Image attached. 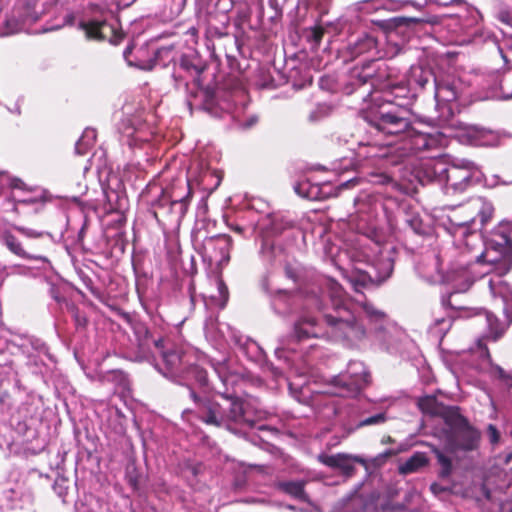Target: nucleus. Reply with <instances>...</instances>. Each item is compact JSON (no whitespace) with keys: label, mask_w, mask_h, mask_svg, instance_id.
<instances>
[{"label":"nucleus","mask_w":512,"mask_h":512,"mask_svg":"<svg viewBox=\"0 0 512 512\" xmlns=\"http://www.w3.org/2000/svg\"><path fill=\"white\" fill-rule=\"evenodd\" d=\"M260 285L271 297L274 311L280 315L294 313L296 306L301 304L291 342L326 337L355 345L368 339L388 353L398 351L404 336L400 327L372 302L353 303L341 285L330 277L321 279L320 294L314 288L295 295L287 290L274 289L269 274L262 278Z\"/></svg>","instance_id":"1"},{"label":"nucleus","mask_w":512,"mask_h":512,"mask_svg":"<svg viewBox=\"0 0 512 512\" xmlns=\"http://www.w3.org/2000/svg\"><path fill=\"white\" fill-rule=\"evenodd\" d=\"M512 224L501 222L493 229L485 240V250L481 251L476 243L480 237L476 233L468 232L460 225L459 232L463 239H459L444 254L448 261V270L444 274L439 268V258L430 256L427 262L416 266L418 275L430 284L447 283L452 291L447 297H442L444 308L454 306L452 298L455 294L466 292L477 278L489 273L499 276L507 274L512 268Z\"/></svg>","instance_id":"2"},{"label":"nucleus","mask_w":512,"mask_h":512,"mask_svg":"<svg viewBox=\"0 0 512 512\" xmlns=\"http://www.w3.org/2000/svg\"><path fill=\"white\" fill-rule=\"evenodd\" d=\"M217 381L209 377L206 369L190 364L183 377L173 382L186 385L195 404L197 417L207 425L231 429L232 425L254 427L260 412L254 411L251 403L235 397L229 387L236 375L230 373L226 359L208 360Z\"/></svg>","instance_id":"3"},{"label":"nucleus","mask_w":512,"mask_h":512,"mask_svg":"<svg viewBox=\"0 0 512 512\" xmlns=\"http://www.w3.org/2000/svg\"><path fill=\"white\" fill-rule=\"evenodd\" d=\"M403 44L397 32L387 34H362L351 39L342 51L345 62L362 57V61L351 68L342 83V92L355 94L358 100L365 102L372 94L373 87L392 77L396 68L390 67L384 59L397 56Z\"/></svg>","instance_id":"4"},{"label":"nucleus","mask_w":512,"mask_h":512,"mask_svg":"<svg viewBox=\"0 0 512 512\" xmlns=\"http://www.w3.org/2000/svg\"><path fill=\"white\" fill-rule=\"evenodd\" d=\"M204 69V61L193 50L182 54L178 61L174 62V86L185 93L190 110L203 109L215 117H220L222 113L235 114L242 110L246 99L245 90L239 85L229 89L226 85L217 86L215 89L203 87L201 75Z\"/></svg>","instance_id":"5"},{"label":"nucleus","mask_w":512,"mask_h":512,"mask_svg":"<svg viewBox=\"0 0 512 512\" xmlns=\"http://www.w3.org/2000/svg\"><path fill=\"white\" fill-rule=\"evenodd\" d=\"M504 303L503 321L487 310L477 314L488 331L477 339L472 353L479 358L476 369L509 390L512 387V296Z\"/></svg>","instance_id":"6"},{"label":"nucleus","mask_w":512,"mask_h":512,"mask_svg":"<svg viewBox=\"0 0 512 512\" xmlns=\"http://www.w3.org/2000/svg\"><path fill=\"white\" fill-rule=\"evenodd\" d=\"M395 74L373 87L369 99L382 100L378 105L370 106L365 113V120L376 130L383 133H395L409 127L412 112L410 106L415 94L411 86L403 83H394Z\"/></svg>","instance_id":"7"},{"label":"nucleus","mask_w":512,"mask_h":512,"mask_svg":"<svg viewBox=\"0 0 512 512\" xmlns=\"http://www.w3.org/2000/svg\"><path fill=\"white\" fill-rule=\"evenodd\" d=\"M136 346L135 360L146 361L171 381L183 377L191 364L190 356L181 348L151 330L144 322L133 320L130 323Z\"/></svg>","instance_id":"8"},{"label":"nucleus","mask_w":512,"mask_h":512,"mask_svg":"<svg viewBox=\"0 0 512 512\" xmlns=\"http://www.w3.org/2000/svg\"><path fill=\"white\" fill-rule=\"evenodd\" d=\"M433 89L438 119L442 124H448L458 112L457 99L463 92L464 84L453 73L440 70L434 78Z\"/></svg>","instance_id":"9"},{"label":"nucleus","mask_w":512,"mask_h":512,"mask_svg":"<svg viewBox=\"0 0 512 512\" xmlns=\"http://www.w3.org/2000/svg\"><path fill=\"white\" fill-rule=\"evenodd\" d=\"M109 12L96 4H90L78 21V29L84 32L87 40H108L117 44L122 33L117 28V21H109Z\"/></svg>","instance_id":"10"},{"label":"nucleus","mask_w":512,"mask_h":512,"mask_svg":"<svg viewBox=\"0 0 512 512\" xmlns=\"http://www.w3.org/2000/svg\"><path fill=\"white\" fill-rule=\"evenodd\" d=\"M412 116L410 118L409 127L395 133H384L388 136H397L399 139L395 142L397 151V159L399 164L410 156L425 150H431L438 147L440 138L437 135L420 132L413 126Z\"/></svg>","instance_id":"11"},{"label":"nucleus","mask_w":512,"mask_h":512,"mask_svg":"<svg viewBox=\"0 0 512 512\" xmlns=\"http://www.w3.org/2000/svg\"><path fill=\"white\" fill-rule=\"evenodd\" d=\"M481 180L482 173L478 167L470 161L462 160L460 163L446 164L442 184L446 194L455 195L463 193Z\"/></svg>","instance_id":"12"},{"label":"nucleus","mask_w":512,"mask_h":512,"mask_svg":"<svg viewBox=\"0 0 512 512\" xmlns=\"http://www.w3.org/2000/svg\"><path fill=\"white\" fill-rule=\"evenodd\" d=\"M356 272L349 277V281L356 291L370 285H381L389 279L394 270V260L388 251H380L372 260L370 270L363 271L355 267Z\"/></svg>","instance_id":"13"},{"label":"nucleus","mask_w":512,"mask_h":512,"mask_svg":"<svg viewBox=\"0 0 512 512\" xmlns=\"http://www.w3.org/2000/svg\"><path fill=\"white\" fill-rule=\"evenodd\" d=\"M291 221L287 220L284 216L277 213L267 214L262 217L256 229L259 230L262 236L261 254L263 258L274 265L277 258L280 256L281 250L277 248L271 238L282 234L284 231L291 227Z\"/></svg>","instance_id":"14"},{"label":"nucleus","mask_w":512,"mask_h":512,"mask_svg":"<svg viewBox=\"0 0 512 512\" xmlns=\"http://www.w3.org/2000/svg\"><path fill=\"white\" fill-rule=\"evenodd\" d=\"M336 394L351 397L358 394L370 382V374L365 364L358 360L350 361L345 372L333 378Z\"/></svg>","instance_id":"15"},{"label":"nucleus","mask_w":512,"mask_h":512,"mask_svg":"<svg viewBox=\"0 0 512 512\" xmlns=\"http://www.w3.org/2000/svg\"><path fill=\"white\" fill-rule=\"evenodd\" d=\"M397 149L394 143L360 142L356 157L363 166L398 165Z\"/></svg>","instance_id":"16"},{"label":"nucleus","mask_w":512,"mask_h":512,"mask_svg":"<svg viewBox=\"0 0 512 512\" xmlns=\"http://www.w3.org/2000/svg\"><path fill=\"white\" fill-rule=\"evenodd\" d=\"M382 204L379 198L368 192L359 193L354 199V215L351 222H356L357 229L363 234L374 230V221L378 216Z\"/></svg>","instance_id":"17"},{"label":"nucleus","mask_w":512,"mask_h":512,"mask_svg":"<svg viewBox=\"0 0 512 512\" xmlns=\"http://www.w3.org/2000/svg\"><path fill=\"white\" fill-rule=\"evenodd\" d=\"M232 342L239 347V350L251 362L259 365L263 370L270 371L274 377L281 375V371L267 361L266 354L262 347L253 339L240 334L237 331H231Z\"/></svg>","instance_id":"18"},{"label":"nucleus","mask_w":512,"mask_h":512,"mask_svg":"<svg viewBox=\"0 0 512 512\" xmlns=\"http://www.w3.org/2000/svg\"><path fill=\"white\" fill-rule=\"evenodd\" d=\"M231 246L232 238L229 235L218 234L206 237L201 243L200 252L203 258L210 263L222 266L226 265L230 260Z\"/></svg>","instance_id":"19"},{"label":"nucleus","mask_w":512,"mask_h":512,"mask_svg":"<svg viewBox=\"0 0 512 512\" xmlns=\"http://www.w3.org/2000/svg\"><path fill=\"white\" fill-rule=\"evenodd\" d=\"M327 409L331 410L332 415L335 417V424L343 430L345 436L360 428V409L354 403L340 405L331 401L327 405Z\"/></svg>","instance_id":"20"},{"label":"nucleus","mask_w":512,"mask_h":512,"mask_svg":"<svg viewBox=\"0 0 512 512\" xmlns=\"http://www.w3.org/2000/svg\"><path fill=\"white\" fill-rule=\"evenodd\" d=\"M452 425L454 430L452 440L456 448L464 451H472L477 448L480 434L468 424L465 418L456 415Z\"/></svg>","instance_id":"21"},{"label":"nucleus","mask_w":512,"mask_h":512,"mask_svg":"<svg viewBox=\"0 0 512 512\" xmlns=\"http://www.w3.org/2000/svg\"><path fill=\"white\" fill-rule=\"evenodd\" d=\"M446 163L441 159H428L422 161L416 169V177L421 184L436 181L440 184L443 182Z\"/></svg>","instance_id":"22"},{"label":"nucleus","mask_w":512,"mask_h":512,"mask_svg":"<svg viewBox=\"0 0 512 512\" xmlns=\"http://www.w3.org/2000/svg\"><path fill=\"white\" fill-rule=\"evenodd\" d=\"M323 463L333 469H338L346 477H351L355 473V464L366 466V460L362 456L338 453L326 456Z\"/></svg>","instance_id":"23"},{"label":"nucleus","mask_w":512,"mask_h":512,"mask_svg":"<svg viewBox=\"0 0 512 512\" xmlns=\"http://www.w3.org/2000/svg\"><path fill=\"white\" fill-rule=\"evenodd\" d=\"M477 15H471L459 21V35L455 39L457 45L477 43L483 37L481 26L477 21Z\"/></svg>","instance_id":"24"},{"label":"nucleus","mask_w":512,"mask_h":512,"mask_svg":"<svg viewBox=\"0 0 512 512\" xmlns=\"http://www.w3.org/2000/svg\"><path fill=\"white\" fill-rule=\"evenodd\" d=\"M330 189V183H313L307 178L300 180L294 186L295 192L308 200H324L329 196Z\"/></svg>","instance_id":"25"},{"label":"nucleus","mask_w":512,"mask_h":512,"mask_svg":"<svg viewBox=\"0 0 512 512\" xmlns=\"http://www.w3.org/2000/svg\"><path fill=\"white\" fill-rule=\"evenodd\" d=\"M23 353L27 355L29 362L36 366L45 365V359H52L47 345L38 338H28L22 344Z\"/></svg>","instance_id":"26"},{"label":"nucleus","mask_w":512,"mask_h":512,"mask_svg":"<svg viewBox=\"0 0 512 512\" xmlns=\"http://www.w3.org/2000/svg\"><path fill=\"white\" fill-rule=\"evenodd\" d=\"M119 131L128 139V144L132 146L137 142L148 141L147 133L144 131V125L139 117H125L119 125Z\"/></svg>","instance_id":"27"},{"label":"nucleus","mask_w":512,"mask_h":512,"mask_svg":"<svg viewBox=\"0 0 512 512\" xmlns=\"http://www.w3.org/2000/svg\"><path fill=\"white\" fill-rule=\"evenodd\" d=\"M132 54V48L131 47H126V49L124 50L123 52V56L125 58V60L127 61V63L130 65V66H135L139 69H142V70H152L154 67H156L157 65L160 64V60L166 58V59H170V60H174V57H173V49L171 47H162V48H159L155 53H154V57L153 58H150L148 60H145V61H142V60H139L137 62H133L132 60H130V55Z\"/></svg>","instance_id":"28"},{"label":"nucleus","mask_w":512,"mask_h":512,"mask_svg":"<svg viewBox=\"0 0 512 512\" xmlns=\"http://www.w3.org/2000/svg\"><path fill=\"white\" fill-rule=\"evenodd\" d=\"M436 73L437 72L433 71L429 67H424L422 65H414L410 68L407 77L408 85L411 87H419L420 89H425L429 84L433 86Z\"/></svg>","instance_id":"29"},{"label":"nucleus","mask_w":512,"mask_h":512,"mask_svg":"<svg viewBox=\"0 0 512 512\" xmlns=\"http://www.w3.org/2000/svg\"><path fill=\"white\" fill-rule=\"evenodd\" d=\"M305 480H278L275 482L274 487L297 500L302 502H309V497L305 492Z\"/></svg>","instance_id":"30"},{"label":"nucleus","mask_w":512,"mask_h":512,"mask_svg":"<svg viewBox=\"0 0 512 512\" xmlns=\"http://www.w3.org/2000/svg\"><path fill=\"white\" fill-rule=\"evenodd\" d=\"M3 241L6 247L15 255L29 260H35L40 263V267L49 266V260L45 256L32 255L25 251L21 242L11 233L5 232L3 234Z\"/></svg>","instance_id":"31"},{"label":"nucleus","mask_w":512,"mask_h":512,"mask_svg":"<svg viewBox=\"0 0 512 512\" xmlns=\"http://www.w3.org/2000/svg\"><path fill=\"white\" fill-rule=\"evenodd\" d=\"M468 136L478 146H497L500 140L499 134L496 131L480 126L470 127Z\"/></svg>","instance_id":"32"},{"label":"nucleus","mask_w":512,"mask_h":512,"mask_svg":"<svg viewBox=\"0 0 512 512\" xmlns=\"http://www.w3.org/2000/svg\"><path fill=\"white\" fill-rule=\"evenodd\" d=\"M493 90H499L502 99L512 98V69H506L504 71H497L492 76Z\"/></svg>","instance_id":"33"},{"label":"nucleus","mask_w":512,"mask_h":512,"mask_svg":"<svg viewBox=\"0 0 512 512\" xmlns=\"http://www.w3.org/2000/svg\"><path fill=\"white\" fill-rule=\"evenodd\" d=\"M470 206L477 212L476 217H474L472 221L474 222L476 218H479V221L482 225L490 220L494 212L492 203L482 197L473 199L470 202Z\"/></svg>","instance_id":"34"},{"label":"nucleus","mask_w":512,"mask_h":512,"mask_svg":"<svg viewBox=\"0 0 512 512\" xmlns=\"http://www.w3.org/2000/svg\"><path fill=\"white\" fill-rule=\"evenodd\" d=\"M453 320L454 316L452 314L447 316H436L429 327L430 335L441 341L446 333L451 329Z\"/></svg>","instance_id":"35"},{"label":"nucleus","mask_w":512,"mask_h":512,"mask_svg":"<svg viewBox=\"0 0 512 512\" xmlns=\"http://www.w3.org/2000/svg\"><path fill=\"white\" fill-rule=\"evenodd\" d=\"M428 459L424 453L417 452L407 459L400 467L399 471L403 475L414 473L420 468L426 466Z\"/></svg>","instance_id":"36"},{"label":"nucleus","mask_w":512,"mask_h":512,"mask_svg":"<svg viewBox=\"0 0 512 512\" xmlns=\"http://www.w3.org/2000/svg\"><path fill=\"white\" fill-rule=\"evenodd\" d=\"M96 139V131L92 128H86L79 140L75 144V152L78 155H84L93 146Z\"/></svg>","instance_id":"37"},{"label":"nucleus","mask_w":512,"mask_h":512,"mask_svg":"<svg viewBox=\"0 0 512 512\" xmlns=\"http://www.w3.org/2000/svg\"><path fill=\"white\" fill-rule=\"evenodd\" d=\"M168 193L170 196V201L176 200V198H183V200H191L192 190L190 187L189 180H179L176 184L172 186L170 192Z\"/></svg>","instance_id":"38"},{"label":"nucleus","mask_w":512,"mask_h":512,"mask_svg":"<svg viewBox=\"0 0 512 512\" xmlns=\"http://www.w3.org/2000/svg\"><path fill=\"white\" fill-rule=\"evenodd\" d=\"M438 464L440 465L441 469L439 471V477L442 479H446L450 477L453 471V464L450 457L445 455L439 448L433 447L432 449Z\"/></svg>","instance_id":"39"},{"label":"nucleus","mask_w":512,"mask_h":512,"mask_svg":"<svg viewBox=\"0 0 512 512\" xmlns=\"http://www.w3.org/2000/svg\"><path fill=\"white\" fill-rule=\"evenodd\" d=\"M216 285L217 295H211L210 302L211 304L217 306L219 309H223L226 306L229 298L228 288L220 278L216 280Z\"/></svg>","instance_id":"40"},{"label":"nucleus","mask_w":512,"mask_h":512,"mask_svg":"<svg viewBox=\"0 0 512 512\" xmlns=\"http://www.w3.org/2000/svg\"><path fill=\"white\" fill-rule=\"evenodd\" d=\"M103 382H110L115 387H125L127 385L126 374L118 369L109 370L102 375Z\"/></svg>","instance_id":"41"},{"label":"nucleus","mask_w":512,"mask_h":512,"mask_svg":"<svg viewBox=\"0 0 512 512\" xmlns=\"http://www.w3.org/2000/svg\"><path fill=\"white\" fill-rule=\"evenodd\" d=\"M13 229L17 232H19L21 235L28 239H39L47 237L49 239H52V235L49 232L46 231H38L32 228H28L25 226L20 225H13Z\"/></svg>","instance_id":"42"},{"label":"nucleus","mask_w":512,"mask_h":512,"mask_svg":"<svg viewBox=\"0 0 512 512\" xmlns=\"http://www.w3.org/2000/svg\"><path fill=\"white\" fill-rule=\"evenodd\" d=\"M8 186L11 189L24 190L26 185L19 178H13L5 172H0V187Z\"/></svg>","instance_id":"43"},{"label":"nucleus","mask_w":512,"mask_h":512,"mask_svg":"<svg viewBox=\"0 0 512 512\" xmlns=\"http://www.w3.org/2000/svg\"><path fill=\"white\" fill-rule=\"evenodd\" d=\"M149 189H150V191L155 189V190H157V193H158L157 199L151 201V205L153 207L154 206H157V207H160V208H164L166 206L169 207V205H170V196H169V193L167 191H165L161 187H158L157 185L149 186Z\"/></svg>","instance_id":"44"},{"label":"nucleus","mask_w":512,"mask_h":512,"mask_svg":"<svg viewBox=\"0 0 512 512\" xmlns=\"http://www.w3.org/2000/svg\"><path fill=\"white\" fill-rule=\"evenodd\" d=\"M190 200H183V198H176L170 201L169 211L176 214L179 218L184 217L188 210Z\"/></svg>","instance_id":"45"},{"label":"nucleus","mask_w":512,"mask_h":512,"mask_svg":"<svg viewBox=\"0 0 512 512\" xmlns=\"http://www.w3.org/2000/svg\"><path fill=\"white\" fill-rule=\"evenodd\" d=\"M418 405L423 412L430 414L437 413V400L434 396H424L420 398Z\"/></svg>","instance_id":"46"},{"label":"nucleus","mask_w":512,"mask_h":512,"mask_svg":"<svg viewBox=\"0 0 512 512\" xmlns=\"http://www.w3.org/2000/svg\"><path fill=\"white\" fill-rule=\"evenodd\" d=\"M387 421V415L384 412L377 413L375 415H371L368 417H364L361 415L360 428L364 426H375L381 425Z\"/></svg>","instance_id":"47"},{"label":"nucleus","mask_w":512,"mask_h":512,"mask_svg":"<svg viewBox=\"0 0 512 512\" xmlns=\"http://www.w3.org/2000/svg\"><path fill=\"white\" fill-rule=\"evenodd\" d=\"M66 309L72 314L77 328H84L87 324L86 317L81 314L74 303H66Z\"/></svg>","instance_id":"48"},{"label":"nucleus","mask_w":512,"mask_h":512,"mask_svg":"<svg viewBox=\"0 0 512 512\" xmlns=\"http://www.w3.org/2000/svg\"><path fill=\"white\" fill-rule=\"evenodd\" d=\"M368 181L373 185H388L393 183V179L384 172L370 173Z\"/></svg>","instance_id":"49"},{"label":"nucleus","mask_w":512,"mask_h":512,"mask_svg":"<svg viewBox=\"0 0 512 512\" xmlns=\"http://www.w3.org/2000/svg\"><path fill=\"white\" fill-rule=\"evenodd\" d=\"M49 294L55 300V302H57L60 305L61 308L62 307L66 308V303H71L70 301H68L66 299V297L64 296V294L61 291V288L56 285L52 284L50 286Z\"/></svg>","instance_id":"50"},{"label":"nucleus","mask_w":512,"mask_h":512,"mask_svg":"<svg viewBox=\"0 0 512 512\" xmlns=\"http://www.w3.org/2000/svg\"><path fill=\"white\" fill-rule=\"evenodd\" d=\"M407 224L409 228L418 235H422L425 233V227L423 225L422 220L418 216H412L407 219Z\"/></svg>","instance_id":"51"},{"label":"nucleus","mask_w":512,"mask_h":512,"mask_svg":"<svg viewBox=\"0 0 512 512\" xmlns=\"http://www.w3.org/2000/svg\"><path fill=\"white\" fill-rule=\"evenodd\" d=\"M286 351L296 352V348L291 346L290 344L285 345L284 343L281 344L280 347H277L275 349V355L277 358H285L286 360H289V358L285 355Z\"/></svg>","instance_id":"52"},{"label":"nucleus","mask_w":512,"mask_h":512,"mask_svg":"<svg viewBox=\"0 0 512 512\" xmlns=\"http://www.w3.org/2000/svg\"><path fill=\"white\" fill-rule=\"evenodd\" d=\"M328 112V107L326 105H319L317 108L312 111L309 115V119L311 121L319 120L323 115Z\"/></svg>","instance_id":"53"},{"label":"nucleus","mask_w":512,"mask_h":512,"mask_svg":"<svg viewBox=\"0 0 512 512\" xmlns=\"http://www.w3.org/2000/svg\"><path fill=\"white\" fill-rule=\"evenodd\" d=\"M487 431H488V435L490 438V442L493 444L498 443L499 439H500V434H499L497 428L494 425L489 424Z\"/></svg>","instance_id":"54"},{"label":"nucleus","mask_w":512,"mask_h":512,"mask_svg":"<svg viewBox=\"0 0 512 512\" xmlns=\"http://www.w3.org/2000/svg\"><path fill=\"white\" fill-rule=\"evenodd\" d=\"M308 37L315 45H318L323 37V31L315 28L310 32Z\"/></svg>","instance_id":"55"},{"label":"nucleus","mask_w":512,"mask_h":512,"mask_svg":"<svg viewBox=\"0 0 512 512\" xmlns=\"http://www.w3.org/2000/svg\"><path fill=\"white\" fill-rule=\"evenodd\" d=\"M319 86L321 89H325V90H329V91L334 90L332 79L330 77H321L319 80Z\"/></svg>","instance_id":"56"},{"label":"nucleus","mask_w":512,"mask_h":512,"mask_svg":"<svg viewBox=\"0 0 512 512\" xmlns=\"http://www.w3.org/2000/svg\"><path fill=\"white\" fill-rule=\"evenodd\" d=\"M430 490L435 496H440L441 494L448 492L447 487L442 486L441 484L438 483H432L430 486Z\"/></svg>","instance_id":"57"},{"label":"nucleus","mask_w":512,"mask_h":512,"mask_svg":"<svg viewBox=\"0 0 512 512\" xmlns=\"http://www.w3.org/2000/svg\"><path fill=\"white\" fill-rule=\"evenodd\" d=\"M188 292H189L191 304L195 305V303L197 301V295L195 292V287H194L193 281H190V283H189Z\"/></svg>","instance_id":"58"},{"label":"nucleus","mask_w":512,"mask_h":512,"mask_svg":"<svg viewBox=\"0 0 512 512\" xmlns=\"http://www.w3.org/2000/svg\"><path fill=\"white\" fill-rule=\"evenodd\" d=\"M285 275L287 278L293 280V281H296L297 279V272L294 268H292L291 266H286L285 267Z\"/></svg>","instance_id":"59"},{"label":"nucleus","mask_w":512,"mask_h":512,"mask_svg":"<svg viewBox=\"0 0 512 512\" xmlns=\"http://www.w3.org/2000/svg\"><path fill=\"white\" fill-rule=\"evenodd\" d=\"M64 25H74L76 22V16L73 13H68L63 18Z\"/></svg>","instance_id":"60"},{"label":"nucleus","mask_w":512,"mask_h":512,"mask_svg":"<svg viewBox=\"0 0 512 512\" xmlns=\"http://www.w3.org/2000/svg\"><path fill=\"white\" fill-rule=\"evenodd\" d=\"M215 329V324L213 322L205 324V334L207 337L212 336Z\"/></svg>","instance_id":"61"},{"label":"nucleus","mask_w":512,"mask_h":512,"mask_svg":"<svg viewBox=\"0 0 512 512\" xmlns=\"http://www.w3.org/2000/svg\"><path fill=\"white\" fill-rule=\"evenodd\" d=\"M258 118L256 116H251L246 122L242 124V127L247 129L252 127L256 122Z\"/></svg>","instance_id":"62"},{"label":"nucleus","mask_w":512,"mask_h":512,"mask_svg":"<svg viewBox=\"0 0 512 512\" xmlns=\"http://www.w3.org/2000/svg\"><path fill=\"white\" fill-rule=\"evenodd\" d=\"M231 229L233 231H235L236 233L243 235L244 237H247L246 230L242 226H240L238 224L231 225Z\"/></svg>","instance_id":"63"},{"label":"nucleus","mask_w":512,"mask_h":512,"mask_svg":"<svg viewBox=\"0 0 512 512\" xmlns=\"http://www.w3.org/2000/svg\"><path fill=\"white\" fill-rule=\"evenodd\" d=\"M269 6L277 13L280 11V7L277 0H268Z\"/></svg>","instance_id":"64"}]
</instances>
